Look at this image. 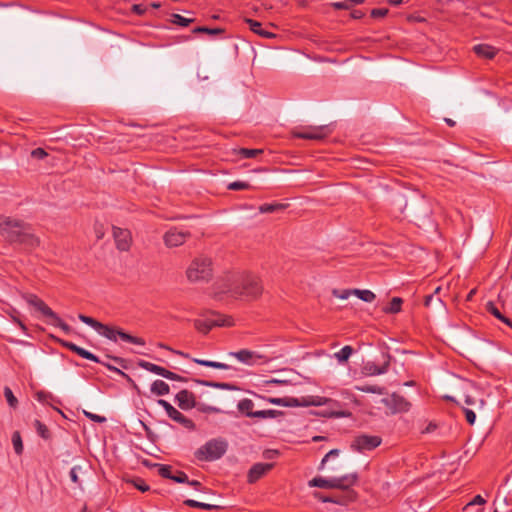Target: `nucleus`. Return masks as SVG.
<instances>
[{"label":"nucleus","mask_w":512,"mask_h":512,"mask_svg":"<svg viewBox=\"0 0 512 512\" xmlns=\"http://www.w3.org/2000/svg\"><path fill=\"white\" fill-rule=\"evenodd\" d=\"M464 412L467 422L471 425L474 424L476 420V414L474 413V411L470 409H465Z\"/></svg>","instance_id":"obj_57"},{"label":"nucleus","mask_w":512,"mask_h":512,"mask_svg":"<svg viewBox=\"0 0 512 512\" xmlns=\"http://www.w3.org/2000/svg\"><path fill=\"white\" fill-rule=\"evenodd\" d=\"M59 343L66 347L67 349L71 350L72 352L76 353L78 355V351H80L81 347L77 346L76 344L64 340H59Z\"/></svg>","instance_id":"obj_49"},{"label":"nucleus","mask_w":512,"mask_h":512,"mask_svg":"<svg viewBox=\"0 0 512 512\" xmlns=\"http://www.w3.org/2000/svg\"><path fill=\"white\" fill-rule=\"evenodd\" d=\"M164 378L166 379H169V380H176V381H185V378H183L182 376L174 373V372H171L169 370L166 369V372L164 374Z\"/></svg>","instance_id":"obj_56"},{"label":"nucleus","mask_w":512,"mask_h":512,"mask_svg":"<svg viewBox=\"0 0 512 512\" xmlns=\"http://www.w3.org/2000/svg\"><path fill=\"white\" fill-rule=\"evenodd\" d=\"M228 355L236 358L241 363L249 365V366L255 365V364L259 363V361L261 359H263L262 355L258 354L255 351H251V350H247V349H242V350H239L236 352H229Z\"/></svg>","instance_id":"obj_14"},{"label":"nucleus","mask_w":512,"mask_h":512,"mask_svg":"<svg viewBox=\"0 0 512 512\" xmlns=\"http://www.w3.org/2000/svg\"><path fill=\"white\" fill-rule=\"evenodd\" d=\"M486 307H487V311L490 312L497 319L501 320L503 318V314L499 311V309L492 302H488Z\"/></svg>","instance_id":"obj_46"},{"label":"nucleus","mask_w":512,"mask_h":512,"mask_svg":"<svg viewBox=\"0 0 512 512\" xmlns=\"http://www.w3.org/2000/svg\"><path fill=\"white\" fill-rule=\"evenodd\" d=\"M363 15H364V14H363V12H362V11H360V10H354V11L351 13V17H352L353 19H360V18H362V17H363Z\"/></svg>","instance_id":"obj_64"},{"label":"nucleus","mask_w":512,"mask_h":512,"mask_svg":"<svg viewBox=\"0 0 512 512\" xmlns=\"http://www.w3.org/2000/svg\"><path fill=\"white\" fill-rule=\"evenodd\" d=\"M285 206L283 204H263L259 207V211L261 213H272L277 210L284 209Z\"/></svg>","instance_id":"obj_37"},{"label":"nucleus","mask_w":512,"mask_h":512,"mask_svg":"<svg viewBox=\"0 0 512 512\" xmlns=\"http://www.w3.org/2000/svg\"><path fill=\"white\" fill-rule=\"evenodd\" d=\"M217 294L234 299L254 300L262 294L260 279L252 274H231L217 283Z\"/></svg>","instance_id":"obj_1"},{"label":"nucleus","mask_w":512,"mask_h":512,"mask_svg":"<svg viewBox=\"0 0 512 512\" xmlns=\"http://www.w3.org/2000/svg\"><path fill=\"white\" fill-rule=\"evenodd\" d=\"M381 403L388 408L389 413L392 415L406 413L411 408V403L405 397L397 393H392L391 395L381 399Z\"/></svg>","instance_id":"obj_9"},{"label":"nucleus","mask_w":512,"mask_h":512,"mask_svg":"<svg viewBox=\"0 0 512 512\" xmlns=\"http://www.w3.org/2000/svg\"><path fill=\"white\" fill-rule=\"evenodd\" d=\"M133 484L138 490L142 492H146L149 490V486L142 479L134 480Z\"/></svg>","instance_id":"obj_54"},{"label":"nucleus","mask_w":512,"mask_h":512,"mask_svg":"<svg viewBox=\"0 0 512 512\" xmlns=\"http://www.w3.org/2000/svg\"><path fill=\"white\" fill-rule=\"evenodd\" d=\"M353 294L364 302L371 303L375 300L376 295L370 290L353 289Z\"/></svg>","instance_id":"obj_28"},{"label":"nucleus","mask_w":512,"mask_h":512,"mask_svg":"<svg viewBox=\"0 0 512 512\" xmlns=\"http://www.w3.org/2000/svg\"><path fill=\"white\" fill-rule=\"evenodd\" d=\"M78 318L81 322L96 330L101 336L111 341L116 342L117 339L120 338L122 341L129 342L135 345H145V340L143 338L132 336L118 327L102 324L101 322L95 320L94 318L86 316L84 314H79Z\"/></svg>","instance_id":"obj_3"},{"label":"nucleus","mask_w":512,"mask_h":512,"mask_svg":"<svg viewBox=\"0 0 512 512\" xmlns=\"http://www.w3.org/2000/svg\"><path fill=\"white\" fill-rule=\"evenodd\" d=\"M340 451L338 449H332L330 450L325 456L324 458L322 459L321 463H320V466H319V469L322 470L326 464V462L328 461L329 458L331 457H338Z\"/></svg>","instance_id":"obj_47"},{"label":"nucleus","mask_w":512,"mask_h":512,"mask_svg":"<svg viewBox=\"0 0 512 512\" xmlns=\"http://www.w3.org/2000/svg\"><path fill=\"white\" fill-rule=\"evenodd\" d=\"M0 235L8 242L22 243L30 247L39 245V240L24 221L8 216H0Z\"/></svg>","instance_id":"obj_2"},{"label":"nucleus","mask_w":512,"mask_h":512,"mask_svg":"<svg viewBox=\"0 0 512 512\" xmlns=\"http://www.w3.org/2000/svg\"><path fill=\"white\" fill-rule=\"evenodd\" d=\"M178 406L183 410H189L195 407V397L192 392L188 390H181L175 397Z\"/></svg>","instance_id":"obj_18"},{"label":"nucleus","mask_w":512,"mask_h":512,"mask_svg":"<svg viewBox=\"0 0 512 512\" xmlns=\"http://www.w3.org/2000/svg\"><path fill=\"white\" fill-rule=\"evenodd\" d=\"M184 503L189 507L200 508V509H204V510H213V509L217 508L216 505L198 502V501H195L192 499H188Z\"/></svg>","instance_id":"obj_33"},{"label":"nucleus","mask_w":512,"mask_h":512,"mask_svg":"<svg viewBox=\"0 0 512 512\" xmlns=\"http://www.w3.org/2000/svg\"><path fill=\"white\" fill-rule=\"evenodd\" d=\"M194 33H206L209 35H218L223 33V29L221 28H208V27H196L193 29Z\"/></svg>","instance_id":"obj_39"},{"label":"nucleus","mask_w":512,"mask_h":512,"mask_svg":"<svg viewBox=\"0 0 512 512\" xmlns=\"http://www.w3.org/2000/svg\"><path fill=\"white\" fill-rule=\"evenodd\" d=\"M193 22V19L185 18L180 14H172V23L180 25L182 27H187L190 23Z\"/></svg>","instance_id":"obj_40"},{"label":"nucleus","mask_w":512,"mask_h":512,"mask_svg":"<svg viewBox=\"0 0 512 512\" xmlns=\"http://www.w3.org/2000/svg\"><path fill=\"white\" fill-rule=\"evenodd\" d=\"M157 403L164 408L167 415L175 422L181 424L183 427L189 430H193L195 428V424L193 423V421L184 416L180 411L174 408L168 401L159 399Z\"/></svg>","instance_id":"obj_11"},{"label":"nucleus","mask_w":512,"mask_h":512,"mask_svg":"<svg viewBox=\"0 0 512 512\" xmlns=\"http://www.w3.org/2000/svg\"><path fill=\"white\" fill-rule=\"evenodd\" d=\"M191 234L187 230H179L177 228L169 229L163 236L166 247L175 248L183 245Z\"/></svg>","instance_id":"obj_12"},{"label":"nucleus","mask_w":512,"mask_h":512,"mask_svg":"<svg viewBox=\"0 0 512 512\" xmlns=\"http://www.w3.org/2000/svg\"><path fill=\"white\" fill-rule=\"evenodd\" d=\"M47 155V152L43 148H36L31 152V156L35 159H44Z\"/></svg>","instance_id":"obj_50"},{"label":"nucleus","mask_w":512,"mask_h":512,"mask_svg":"<svg viewBox=\"0 0 512 512\" xmlns=\"http://www.w3.org/2000/svg\"><path fill=\"white\" fill-rule=\"evenodd\" d=\"M267 401L271 404L283 406V407H299V406H323L328 403L337 404L336 401H333L330 398L322 397V396H306L300 399L294 397H284V398H268Z\"/></svg>","instance_id":"obj_5"},{"label":"nucleus","mask_w":512,"mask_h":512,"mask_svg":"<svg viewBox=\"0 0 512 512\" xmlns=\"http://www.w3.org/2000/svg\"><path fill=\"white\" fill-rule=\"evenodd\" d=\"M233 325V319L230 316L211 312L203 318L194 320L195 329L203 334L209 333L214 327H230Z\"/></svg>","instance_id":"obj_7"},{"label":"nucleus","mask_w":512,"mask_h":512,"mask_svg":"<svg viewBox=\"0 0 512 512\" xmlns=\"http://www.w3.org/2000/svg\"><path fill=\"white\" fill-rule=\"evenodd\" d=\"M238 410L245 414L247 417L253 418V414L255 411H253L254 403L251 399L245 398L238 402L237 405Z\"/></svg>","instance_id":"obj_24"},{"label":"nucleus","mask_w":512,"mask_h":512,"mask_svg":"<svg viewBox=\"0 0 512 512\" xmlns=\"http://www.w3.org/2000/svg\"><path fill=\"white\" fill-rule=\"evenodd\" d=\"M153 466L158 468V473L163 478L170 479L172 477V467L164 464H154Z\"/></svg>","instance_id":"obj_36"},{"label":"nucleus","mask_w":512,"mask_h":512,"mask_svg":"<svg viewBox=\"0 0 512 512\" xmlns=\"http://www.w3.org/2000/svg\"><path fill=\"white\" fill-rule=\"evenodd\" d=\"M278 414H280V412L276 410H259L255 411L253 418H275Z\"/></svg>","instance_id":"obj_34"},{"label":"nucleus","mask_w":512,"mask_h":512,"mask_svg":"<svg viewBox=\"0 0 512 512\" xmlns=\"http://www.w3.org/2000/svg\"><path fill=\"white\" fill-rule=\"evenodd\" d=\"M185 274L191 283L209 282L214 275L212 258L203 254L196 256L191 260Z\"/></svg>","instance_id":"obj_4"},{"label":"nucleus","mask_w":512,"mask_h":512,"mask_svg":"<svg viewBox=\"0 0 512 512\" xmlns=\"http://www.w3.org/2000/svg\"><path fill=\"white\" fill-rule=\"evenodd\" d=\"M273 467V463L254 464L248 471L247 482L250 484L256 483L259 479L265 476Z\"/></svg>","instance_id":"obj_15"},{"label":"nucleus","mask_w":512,"mask_h":512,"mask_svg":"<svg viewBox=\"0 0 512 512\" xmlns=\"http://www.w3.org/2000/svg\"><path fill=\"white\" fill-rule=\"evenodd\" d=\"M473 50L479 57L486 59H492L497 53V49L488 44L475 45Z\"/></svg>","instance_id":"obj_20"},{"label":"nucleus","mask_w":512,"mask_h":512,"mask_svg":"<svg viewBox=\"0 0 512 512\" xmlns=\"http://www.w3.org/2000/svg\"><path fill=\"white\" fill-rule=\"evenodd\" d=\"M332 6L337 9V10H348L351 8V5H350V1L349 0H345V1H342V2H334L332 4Z\"/></svg>","instance_id":"obj_53"},{"label":"nucleus","mask_w":512,"mask_h":512,"mask_svg":"<svg viewBox=\"0 0 512 512\" xmlns=\"http://www.w3.org/2000/svg\"><path fill=\"white\" fill-rule=\"evenodd\" d=\"M23 297L30 306L34 307L45 317L49 318L50 316L54 315V311L36 295L26 294Z\"/></svg>","instance_id":"obj_17"},{"label":"nucleus","mask_w":512,"mask_h":512,"mask_svg":"<svg viewBox=\"0 0 512 512\" xmlns=\"http://www.w3.org/2000/svg\"><path fill=\"white\" fill-rule=\"evenodd\" d=\"M355 389L361 392L366 393H373V394H379L382 395L385 393V388L380 387L378 385H357L355 386Z\"/></svg>","instance_id":"obj_29"},{"label":"nucleus","mask_w":512,"mask_h":512,"mask_svg":"<svg viewBox=\"0 0 512 512\" xmlns=\"http://www.w3.org/2000/svg\"><path fill=\"white\" fill-rule=\"evenodd\" d=\"M193 362H195L196 364L202 365V366L211 367V368H215V369H222V370L231 369L230 365L221 363V362H216V361L194 358Z\"/></svg>","instance_id":"obj_25"},{"label":"nucleus","mask_w":512,"mask_h":512,"mask_svg":"<svg viewBox=\"0 0 512 512\" xmlns=\"http://www.w3.org/2000/svg\"><path fill=\"white\" fill-rule=\"evenodd\" d=\"M151 392L157 396H164L169 394L170 387L169 385L164 382L163 380H155L151 384Z\"/></svg>","instance_id":"obj_23"},{"label":"nucleus","mask_w":512,"mask_h":512,"mask_svg":"<svg viewBox=\"0 0 512 512\" xmlns=\"http://www.w3.org/2000/svg\"><path fill=\"white\" fill-rule=\"evenodd\" d=\"M34 426L39 436H41L43 439H48L50 437L49 430L45 424H43L39 420H35Z\"/></svg>","instance_id":"obj_35"},{"label":"nucleus","mask_w":512,"mask_h":512,"mask_svg":"<svg viewBox=\"0 0 512 512\" xmlns=\"http://www.w3.org/2000/svg\"><path fill=\"white\" fill-rule=\"evenodd\" d=\"M389 362H385L382 366L376 365L374 362H366L363 366V371L366 375L375 376L381 375L387 372Z\"/></svg>","instance_id":"obj_19"},{"label":"nucleus","mask_w":512,"mask_h":512,"mask_svg":"<svg viewBox=\"0 0 512 512\" xmlns=\"http://www.w3.org/2000/svg\"><path fill=\"white\" fill-rule=\"evenodd\" d=\"M52 395L50 393L44 392V391H38L36 393V399L39 402L45 403L48 401V399H51Z\"/></svg>","instance_id":"obj_55"},{"label":"nucleus","mask_w":512,"mask_h":512,"mask_svg":"<svg viewBox=\"0 0 512 512\" xmlns=\"http://www.w3.org/2000/svg\"><path fill=\"white\" fill-rule=\"evenodd\" d=\"M171 480L177 482V483H186L188 482V476L183 471H176L172 474Z\"/></svg>","instance_id":"obj_44"},{"label":"nucleus","mask_w":512,"mask_h":512,"mask_svg":"<svg viewBox=\"0 0 512 512\" xmlns=\"http://www.w3.org/2000/svg\"><path fill=\"white\" fill-rule=\"evenodd\" d=\"M227 449V443L223 440L212 439L206 442L195 452L199 461H214L221 458Z\"/></svg>","instance_id":"obj_8"},{"label":"nucleus","mask_w":512,"mask_h":512,"mask_svg":"<svg viewBox=\"0 0 512 512\" xmlns=\"http://www.w3.org/2000/svg\"><path fill=\"white\" fill-rule=\"evenodd\" d=\"M101 364H103L105 367H107L110 371H113V372H115V373H117V374H119V375H121L123 377L128 378V375L126 373H124L123 371H121L120 369H118V368H116V367H114V366H112L110 364H106L104 362H102Z\"/></svg>","instance_id":"obj_61"},{"label":"nucleus","mask_w":512,"mask_h":512,"mask_svg":"<svg viewBox=\"0 0 512 512\" xmlns=\"http://www.w3.org/2000/svg\"><path fill=\"white\" fill-rule=\"evenodd\" d=\"M262 152H263V150H261V149H248V148H241L237 151L238 155H240L242 158H245V159L255 158Z\"/></svg>","instance_id":"obj_32"},{"label":"nucleus","mask_w":512,"mask_h":512,"mask_svg":"<svg viewBox=\"0 0 512 512\" xmlns=\"http://www.w3.org/2000/svg\"><path fill=\"white\" fill-rule=\"evenodd\" d=\"M81 469L80 466H74L71 470H70V479L72 480V482H74L75 484H79L80 481H79V477H78V471Z\"/></svg>","instance_id":"obj_52"},{"label":"nucleus","mask_w":512,"mask_h":512,"mask_svg":"<svg viewBox=\"0 0 512 512\" xmlns=\"http://www.w3.org/2000/svg\"><path fill=\"white\" fill-rule=\"evenodd\" d=\"M250 188V184L244 181H234L228 184L229 190H247Z\"/></svg>","instance_id":"obj_43"},{"label":"nucleus","mask_w":512,"mask_h":512,"mask_svg":"<svg viewBox=\"0 0 512 512\" xmlns=\"http://www.w3.org/2000/svg\"><path fill=\"white\" fill-rule=\"evenodd\" d=\"M52 320V324L54 326L59 327L62 331H64L66 334H69L71 332V327L67 325L55 312L53 316L49 317Z\"/></svg>","instance_id":"obj_30"},{"label":"nucleus","mask_w":512,"mask_h":512,"mask_svg":"<svg viewBox=\"0 0 512 512\" xmlns=\"http://www.w3.org/2000/svg\"><path fill=\"white\" fill-rule=\"evenodd\" d=\"M12 444L17 455H21L23 453V443L21 439V435L18 431H15L12 435Z\"/></svg>","instance_id":"obj_31"},{"label":"nucleus","mask_w":512,"mask_h":512,"mask_svg":"<svg viewBox=\"0 0 512 512\" xmlns=\"http://www.w3.org/2000/svg\"><path fill=\"white\" fill-rule=\"evenodd\" d=\"M85 415L88 418H90L91 420H93L94 422H97V423H103V422L106 421L105 417L97 415V414H93V413H90V412H85Z\"/></svg>","instance_id":"obj_58"},{"label":"nucleus","mask_w":512,"mask_h":512,"mask_svg":"<svg viewBox=\"0 0 512 512\" xmlns=\"http://www.w3.org/2000/svg\"><path fill=\"white\" fill-rule=\"evenodd\" d=\"M18 311L15 310V309H12L10 312H9V315L11 317V319L13 320V322L17 323L20 318L18 317Z\"/></svg>","instance_id":"obj_63"},{"label":"nucleus","mask_w":512,"mask_h":512,"mask_svg":"<svg viewBox=\"0 0 512 512\" xmlns=\"http://www.w3.org/2000/svg\"><path fill=\"white\" fill-rule=\"evenodd\" d=\"M403 300L400 297H393L388 306L383 311L385 313L395 314L400 312Z\"/></svg>","instance_id":"obj_26"},{"label":"nucleus","mask_w":512,"mask_h":512,"mask_svg":"<svg viewBox=\"0 0 512 512\" xmlns=\"http://www.w3.org/2000/svg\"><path fill=\"white\" fill-rule=\"evenodd\" d=\"M137 364L139 367H141L151 373H154L156 375H160L162 377H164V374L166 372V369L164 367H161L159 365L153 364V363L145 361V360H139Z\"/></svg>","instance_id":"obj_22"},{"label":"nucleus","mask_w":512,"mask_h":512,"mask_svg":"<svg viewBox=\"0 0 512 512\" xmlns=\"http://www.w3.org/2000/svg\"><path fill=\"white\" fill-rule=\"evenodd\" d=\"M113 236L115 239V243L117 248L120 251H128L131 246V233L127 229H122L119 227H113Z\"/></svg>","instance_id":"obj_16"},{"label":"nucleus","mask_w":512,"mask_h":512,"mask_svg":"<svg viewBox=\"0 0 512 512\" xmlns=\"http://www.w3.org/2000/svg\"><path fill=\"white\" fill-rule=\"evenodd\" d=\"M279 455V452L277 450H266L263 453V457L265 459H274Z\"/></svg>","instance_id":"obj_60"},{"label":"nucleus","mask_w":512,"mask_h":512,"mask_svg":"<svg viewBox=\"0 0 512 512\" xmlns=\"http://www.w3.org/2000/svg\"><path fill=\"white\" fill-rule=\"evenodd\" d=\"M4 396L8 402V404L12 407V408H15L18 404V400L17 398L14 396L12 390L9 388V387H5L4 388Z\"/></svg>","instance_id":"obj_41"},{"label":"nucleus","mask_w":512,"mask_h":512,"mask_svg":"<svg viewBox=\"0 0 512 512\" xmlns=\"http://www.w3.org/2000/svg\"><path fill=\"white\" fill-rule=\"evenodd\" d=\"M353 353V348L349 345L344 346L340 351L334 354L339 363L347 362Z\"/></svg>","instance_id":"obj_27"},{"label":"nucleus","mask_w":512,"mask_h":512,"mask_svg":"<svg viewBox=\"0 0 512 512\" xmlns=\"http://www.w3.org/2000/svg\"><path fill=\"white\" fill-rule=\"evenodd\" d=\"M313 495H314L315 498H317L318 500H320L323 503L341 504L340 501H338V500H336V499H334L332 497L322 496L319 492H315Z\"/></svg>","instance_id":"obj_48"},{"label":"nucleus","mask_w":512,"mask_h":512,"mask_svg":"<svg viewBox=\"0 0 512 512\" xmlns=\"http://www.w3.org/2000/svg\"><path fill=\"white\" fill-rule=\"evenodd\" d=\"M132 11H133L134 13H136L137 15H142V14H144V13H145V8H143V7H142L141 5H139V4H135V5H133V7H132Z\"/></svg>","instance_id":"obj_62"},{"label":"nucleus","mask_w":512,"mask_h":512,"mask_svg":"<svg viewBox=\"0 0 512 512\" xmlns=\"http://www.w3.org/2000/svg\"><path fill=\"white\" fill-rule=\"evenodd\" d=\"M78 355L84 359L96 362V363H102V361L93 353L89 352L88 350L81 347L80 351H78Z\"/></svg>","instance_id":"obj_42"},{"label":"nucleus","mask_w":512,"mask_h":512,"mask_svg":"<svg viewBox=\"0 0 512 512\" xmlns=\"http://www.w3.org/2000/svg\"><path fill=\"white\" fill-rule=\"evenodd\" d=\"M358 480L357 473H351L339 478L325 479L315 477L308 482L310 487H318L323 489H341L346 490L353 486Z\"/></svg>","instance_id":"obj_6"},{"label":"nucleus","mask_w":512,"mask_h":512,"mask_svg":"<svg viewBox=\"0 0 512 512\" xmlns=\"http://www.w3.org/2000/svg\"><path fill=\"white\" fill-rule=\"evenodd\" d=\"M486 500L481 495H476L467 505H484Z\"/></svg>","instance_id":"obj_59"},{"label":"nucleus","mask_w":512,"mask_h":512,"mask_svg":"<svg viewBox=\"0 0 512 512\" xmlns=\"http://www.w3.org/2000/svg\"><path fill=\"white\" fill-rule=\"evenodd\" d=\"M198 384L208 386V387H215L220 389H231L232 386L228 383H220V382H212V381H206V380H197Z\"/></svg>","instance_id":"obj_38"},{"label":"nucleus","mask_w":512,"mask_h":512,"mask_svg":"<svg viewBox=\"0 0 512 512\" xmlns=\"http://www.w3.org/2000/svg\"><path fill=\"white\" fill-rule=\"evenodd\" d=\"M388 13L387 8H376L371 11V16L373 18H380L386 16Z\"/></svg>","instance_id":"obj_51"},{"label":"nucleus","mask_w":512,"mask_h":512,"mask_svg":"<svg viewBox=\"0 0 512 512\" xmlns=\"http://www.w3.org/2000/svg\"><path fill=\"white\" fill-rule=\"evenodd\" d=\"M382 442V439L376 435L361 434L354 438L351 443V448L354 451L363 453L377 448Z\"/></svg>","instance_id":"obj_10"},{"label":"nucleus","mask_w":512,"mask_h":512,"mask_svg":"<svg viewBox=\"0 0 512 512\" xmlns=\"http://www.w3.org/2000/svg\"><path fill=\"white\" fill-rule=\"evenodd\" d=\"M330 133L327 126H314L307 127L301 131H293V136L301 139L308 140H321L328 136Z\"/></svg>","instance_id":"obj_13"},{"label":"nucleus","mask_w":512,"mask_h":512,"mask_svg":"<svg viewBox=\"0 0 512 512\" xmlns=\"http://www.w3.org/2000/svg\"><path fill=\"white\" fill-rule=\"evenodd\" d=\"M246 23L249 25L251 31L258 34L259 36H262L264 38H273L275 37V34L272 32H269L262 28V24L256 20L253 19H246Z\"/></svg>","instance_id":"obj_21"},{"label":"nucleus","mask_w":512,"mask_h":512,"mask_svg":"<svg viewBox=\"0 0 512 512\" xmlns=\"http://www.w3.org/2000/svg\"><path fill=\"white\" fill-rule=\"evenodd\" d=\"M332 294L339 299H348L349 296L353 294V290L346 289V290L340 291V290L334 289L332 291Z\"/></svg>","instance_id":"obj_45"}]
</instances>
